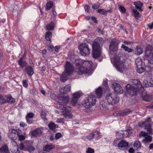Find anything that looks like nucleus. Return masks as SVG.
<instances>
[{
  "label": "nucleus",
  "mask_w": 153,
  "mask_h": 153,
  "mask_svg": "<svg viewBox=\"0 0 153 153\" xmlns=\"http://www.w3.org/2000/svg\"><path fill=\"white\" fill-rule=\"evenodd\" d=\"M57 101L59 103L58 107L63 110L62 111L63 115L67 119L72 118L73 115L70 112L71 110V108L66 105L69 102V96L59 97L58 98Z\"/></svg>",
  "instance_id": "f257e3e1"
},
{
  "label": "nucleus",
  "mask_w": 153,
  "mask_h": 153,
  "mask_svg": "<svg viewBox=\"0 0 153 153\" xmlns=\"http://www.w3.org/2000/svg\"><path fill=\"white\" fill-rule=\"evenodd\" d=\"M129 81L130 82L132 83L134 85H131V84H128L126 86L127 91L132 96L137 95V89L141 87V84L139 81L136 79H130Z\"/></svg>",
  "instance_id": "f03ea898"
},
{
  "label": "nucleus",
  "mask_w": 153,
  "mask_h": 153,
  "mask_svg": "<svg viewBox=\"0 0 153 153\" xmlns=\"http://www.w3.org/2000/svg\"><path fill=\"white\" fill-rule=\"evenodd\" d=\"M96 102V97L93 95L88 96L83 102L82 105L86 108H88L95 105Z\"/></svg>",
  "instance_id": "7ed1b4c3"
},
{
  "label": "nucleus",
  "mask_w": 153,
  "mask_h": 153,
  "mask_svg": "<svg viewBox=\"0 0 153 153\" xmlns=\"http://www.w3.org/2000/svg\"><path fill=\"white\" fill-rule=\"evenodd\" d=\"M106 100L107 101L108 104L114 105L118 103L119 99L115 94L109 93L106 95L105 97Z\"/></svg>",
  "instance_id": "20e7f679"
},
{
  "label": "nucleus",
  "mask_w": 153,
  "mask_h": 153,
  "mask_svg": "<svg viewBox=\"0 0 153 153\" xmlns=\"http://www.w3.org/2000/svg\"><path fill=\"white\" fill-rule=\"evenodd\" d=\"M79 60H76L75 61L76 65L77 66L76 69V71L78 73L79 75H81L83 74H88L89 73V71L87 68L84 67L80 65V63H79Z\"/></svg>",
  "instance_id": "39448f33"
},
{
  "label": "nucleus",
  "mask_w": 153,
  "mask_h": 153,
  "mask_svg": "<svg viewBox=\"0 0 153 153\" xmlns=\"http://www.w3.org/2000/svg\"><path fill=\"white\" fill-rule=\"evenodd\" d=\"M80 53L82 56L88 55L90 53V49L88 45L85 43H82L78 47Z\"/></svg>",
  "instance_id": "423d86ee"
},
{
  "label": "nucleus",
  "mask_w": 153,
  "mask_h": 153,
  "mask_svg": "<svg viewBox=\"0 0 153 153\" xmlns=\"http://www.w3.org/2000/svg\"><path fill=\"white\" fill-rule=\"evenodd\" d=\"M142 137L144 138L142 141L145 144L147 143H150L152 141V137L149 135L148 133L143 131H141L139 136V137L140 138Z\"/></svg>",
  "instance_id": "0eeeda50"
},
{
  "label": "nucleus",
  "mask_w": 153,
  "mask_h": 153,
  "mask_svg": "<svg viewBox=\"0 0 153 153\" xmlns=\"http://www.w3.org/2000/svg\"><path fill=\"white\" fill-rule=\"evenodd\" d=\"M118 44L115 40H112L110 43L109 50L110 54H113L118 50Z\"/></svg>",
  "instance_id": "6e6552de"
},
{
  "label": "nucleus",
  "mask_w": 153,
  "mask_h": 153,
  "mask_svg": "<svg viewBox=\"0 0 153 153\" xmlns=\"http://www.w3.org/2000/svg\"><path fill=\"white\" fill-rule=\"evenodd\" d=\"M114 65L118 71L122 72L124 68L123 62L121 61L119 57L114 58Z\"/></svg>",
  "instance_id": "1a4fd4ad"
},
{
  "label": "nucleus",
  "mask_w": 153,
  "mask_h": 153,
  "mask_svg": "<svg viewBox=\"0 0 153 153\" xmlns=\"http://www.w3.org/2000/svg\"><path fill=\"white\" fill-rule=\"evenodd\" d=\"M65 67V73L67 75L71 74L74 70V66L72 64L68 62H66Z\"/></svg>",
  "instance_id": "9d476101"
},
{
  "label": "nucleus",
  "mask_w": 153,
  "mask_h": 153,
  "mask_svg": "<svg viewBox=\"0 0 153 153\" xmlns=\"http://www.w3.org/2000/svg\"><path fill=\"white\" fill-rule=\"evenodd\" d=\"M104 43V40L102 38H98L95 40L93 44L92 47L101 49V46Z\"/></svg>",
  "instance_id": "9b49d317"
},
{
  "label": "nucleus",
  "mask_w": 153,
  "mask_h": 153,
  "mask_svg": "<svg viewBox=\"0 0 153 153\" xmlns=\"http://www.w3.org/2000/svg\"><path fill=\"white\" fill-rule=\"evenodd\" d=\"M112 88L117 94H121L123 93V88L120 85L117 83H113L112 84Z\"/></svg>",
  "instance_id": "f8f14e48"
},
{
  "label": "nucleus",
  "mask_w": 153,
  "mask_h": 153,
  "mask_svg": "<svg viewBox=\"0 0 153 153\" xmlns=\"http://www.w3.org/2000/svg\"><path fill=\"white\" fill-rule=\"evenodd\" d=\"M81 96V94L77 92L73 94L71 103L73 105H75L77 103L78 99Z\"/></svg>",
  "instance_id": "ddd939ff"
},
{
  "label": "nucleus",
  "mask_w": 153,
  "mask_h": 153,
  "mask_svg": "<svg viewBox=\"0 0 153 153\" xmlns=\"http://www.w3.org/2000/svg\"><path fill=\"white\" fill-rule=\"evenodd\" d=\"M138 125L140 127H142L144 126H145V128L147 130L149 134H152V126L150 124H146L145 122H141L138 123Z\"/></svg>",
  "instance_id": "4468645a"
},
{
  "label": "nucleus",
  "mask_w": 153,
  "mask_h": 153,
  "mask_svg": "<svg viewBox=\"0 0 153 153\" xmlns=\"http://www.w3.org/2000/svg\"><path fill=\"white\" fill-rule=\"evenodd\" d=\"M92 56L95 59L99 57L101 55V49L92 47Z\"/></svg>",
  "instance_id": "2eb2a0df"
},
{
  "label": "nucleus",
  "mask_w": 153,
  "mask_h": 153,
  "mask_svg": "<svg viewBox=\"0 0 153 153\" xmlns=\"http://www.w3.org/2000/svg\"><path fill=\"white\" fill-rule=\"evenodd\" d=\"M131 112V111L130 109H126L123 111H122L121 112L118 113H114L113 115L114 116H124L130 114Z\"/></svg>",
  "instance_id": "dca6fc26"
},
{
  "label": "nucleus",
  "mask_w": 153,
  "mask_h": 153,
  "mask_svg": "<svg viewBox=\"0 0 153 153\" xmlns=\"http://www.w3.org/2000/svg\"><path fill=\"white\" fill-rule=\"evenodd\" d=\"M59 90L61 94H66L71 90V86L68 85L64 87H60Z\"/></svg>",
  "instance_id": "f3484780"
},
{
  "label": "nucleus",
  "mask_w": 153,
  "mask_h": 153,
  "mask_svg": "<svg viewBox=\"0 0 153 153\" xmlns=\"http://www.w3.org/2000/svg\"><path fill=\"white\" fill-rule=\"evenodd\" d=\"M42 131L39 128H37L34 130L32 133L31 135L34 137H39L42 134Z\"/></svg>",
  "instance_id": "a211bd4d"
},
{
  "label": "nucleus",
  "mask_w": 153,
  "mask_h": 153,
  "mask_svg": "<svg viewBox=\"0 0 153 153\" xmlns=\"http://www.w3.org/2000/svg\"><path fill=\"white\" fill-rule=\"evenodd\" d=\"M0 153H10L7 145H3L0 148Z\"/></svg>",
  "instance_id": "6ab92c4d"
},
{
  "label": "nucleus",
  "mask_w": 153,
  "mask_h": 153,
  "mask_svg": "<svg viewBox=\"0 0 153 153\" xmlns=\"http://www.w3.org/2000/svg\"><path fill=\"white\" fill-rule=\"evenodd\" d=\"M25 70L26 73L29 76H32L34 74L33 69L30 66L26 67Z\"/></svg>",
  "instance_id": "aec40b11"
},
{
  "label": "nucleus",
  "mask_w": 153,
  "mask_h": 153,
  "mask_svg": "<svg viewBox=\"0 0 153 153\" xmlns=\"http://www.w3.org/2000/svg\"><path fill=\"white\" fill-rule=\"evenodd\" d=\"M19 130H16L15 129H11V132L10 133V137L13 139L16 138L18 135V132H19Z\"/></svg>",
  "instance_id": "412c9836"
},
{
  "label": "nucleus",
  "mask_w": 153,
  "mask_h": 153,
  "mask_svg": "<svg viewBox=\"0 0 153 153\" xmlns=\"http://www.w3.org/2000/svg\"><path fill=\"white\" fill-rule=\"evenodd\" d=\"M134 5L136 8L139 9L140 11L142 12L143 10V9L141 8L143 6V4L141 1L135 2L134 3Z\"/></svg>",
  "instance_id": "4be33fe9"
},
{
  "label": "nucleus",
  "mask_w": 153,
  "mask_h": 153,
  "mask_svg": "<svg viewBox=\"0 0 153 153\" xmlns=\"http://www.w3.org/2000/svg\"><path fill=\"white\" fill-rule=\"evenodd\" d=\"M141 97L144 100L149 102L151 100V98L145 92H143L141 95Z\"/></svg>",
  "instance_id": "5701e85b"
},
{
  "label": "nucleus",
  "mask_w": 153,
  "mask_h": 153,
  "mask_svg": "<svg viewBox=\"0 0 153 153\" xmlns=\"http://www.w3.org/2000/svg\"><path fill=\"white\" fill-rule=\"evenodd\" d=\"M5 98L6 99V102H9L11 103H14L15 102V99L13 98L10 95H6Z\"/></svg>",
  "instance_id": "b1692460"
},
{
  "label": "nucleus",
  "mask_w": 153,
  "mask_h": 153,
  "mask_svg": "<svg viewBox=\"0 0 153 153\" xmlns=\"http://www.w3.org/2000/svg\"><path fill=\"white\" fill-rule=\"evenodd\" d=\"M128 144L127 142L125 140H121L118 144V146L119 147L124 148L127 147Z\"/></svg>",
  "instance_id": "393cba45"
},
{
  "label": "nucleus",
  "mask_w": 153,
  "mask_h": 153,
  "mask_svg": "<svg viewBox=\"0 0 153 153\" xmlns=\"http://www.w3.org/2000/svg\"><path fill=\"white\" fill-rule=\"evenodd\" d=\"M96 94L99 98H101L102 96V91L101 87H99L96 90Z\"/></svg>",
  "instance_id": "a878e982"
},
{
  "label": "nucleus",
  "mask_w": 153,
  "mask_h": 153,
  "mask_svg": "<svg viewBox=\"0 0 153 153\" xmlns=\"http://www.w3.org/2000/svg\"><path fill=\"white\" fill-rule=\"evenodd\" d=\"M149 68V71L153 68V58H151L148 60V66L146 68Z\"/></svg>",
  "instance_id": "bb28decb"
},
{
  "label": "nucleus",
  "mask_w": 153,
  "mask_h": 153,
  "mask_svg": "<svg viewBox=\"0 0 153 153\" xmlns=\"http://www.w3.org/2000/svg\"><path fill=\"white\" fill-rule=\"evenodd\" d=\"M54 148L55 146L53 145H47L44 147L43 150L48 152Z\"/></svg>",
  "instance_id": "cd10ccee"
},
{
  "label": "nucleus",
  "mask_w": 153,
  "mask_h": 153,
  "mask_svg": "<svg viewBox=\"0 0 153 153\" xmlns=\"http://www.w3.org/2000/svg\"><path fill=\"white\" fill-rule=\"evenodd\" d=\"M46 29L49 30H53L54 28V23L53 22H52L49 24L48 25L46 26Z\"/></svg>",
  "instance_id": "c85d7f7f"
},
{
  "label": "nucleus",
  "mask_w": 153,
  "mask_h": 153,
  "mask_svg": "<svg viewBox=\"0 0 153 153\" xmlns=\"http://www.w3.org/2000/svg\"><path fill=\"white\" fill-rule=\"evenodd\" d=\"M53 5V2L51 1H48L46 5L45 9L47 10H50L52 7Z\"/></svg>",
  "instance_id": "c756f323"
},
{
  "label": "nucleus",
  "mask_w": 153,
  "mask_h": 153,
  "mask_svg": "<svg viewBox=\"0 0 153 153\" xmlns=\"http://www.w3.org/2000/svg\"><path fill=\"white\" fill-rule=\"evenodd\" d=\"M23 57H22L18 61L19 65L22 68H23L26 65L27 63L25 61L22 60Z\"/></svg>",
  "instance_id": "7c9ffc66"
},
{
  "label": "nucleus",
  "mask_w": 153,
  "mask_h": 153,
  "mask_svg": "<svg viewBox=\"0 0 153 153\" xmlns=\"http://www.w3.org/2000/svg\"><path fill=\"white\" fill-rule=\"evenodd\" d=\"M121 47L122 48H123L125 51L127 52L128 53L133 51V50L131 48H129L123 44L122 45Z\"/></svg>",
  "instance_id": "2f4dec72"
},
{
  "label": "nucleus",
  "mask_w": 153,
  "mask_h": 153,
  "mask_svg": "<svg viewBox=\"0 0 153 153\" xmlns=\"http://www.w3.org/2000/svg\"><path fill=\"white\" fill-rule=\"evenodd\" d=\"M52 33L51 32L48 31L45 34V38L47 41H50Z\"/></svg>",
  "instance_id": "473e14b6"
},
{
  "label": "nucleus",
  "mask_w": 153,
  "mask_h": 153,
  "mask_svg": "<svg viewBox=\"0 0 153 153\" xmlns=\"http://www.w3.org/2000/svg\"><path fill=\"white\" fill-rule=\"evenodd\" d=\"M11 151L13 153H20L18 146H13L11 148Z\"/></svg>",
  "instance_id": "72a5a7b5"
},
{
  "label": "nucleus",
  "mask_w": 153,
  "mask_h": 153,
  "mask_svg": "<svg viewBox=\"0 0 153 153\" xmlns=\"http://www.w3.org/2000/svg\"><path fill=\"white\" fill-rule=\"evenodd\" d=\"M5 95H0V104H2L6 102Z\"/></svg>",
  "instance_id": "f704fd0d"
},
{
  "label": "nucleus",
  "mask_w": 153,
  "mask_h": 153,
  "mask_svg": "<svg viewBox=\"0 0 153 153\" xmlns=\"http://www.w3.org/2000/svg\"><path fill=\"white\" fill-rule=\"evenodd\" d=\"M135 63L136 64L137 67L142 66V61L141 59L139 58L137 59L135 61Z\"/></svg>",
  "instance_id": "c9c22d12"
},
{
  "label": "nucleus",
  "mask_w": 153,
  "mask_h": 153,
  "mask_svg": "<svg viewBox=\"0 0 153 153\" xmlns=\"http://www.w3.org/2000/svg\"><path fill=\"white\" fill-rule=\"evenodd\" d=\"M21 132L22 131L20 130H19L18 136L20 140H23L25 139V137L24 135L20 134Z\"/></svg>",
  "instance_id": "e433bc0d"
},
{
  "label": "nucleus",
  "mask_w": 153,
  "mask_h": 153,
  "mask_svg": "<svg viewBox=\"0 0 153 153\" xmlns=\"http://www.w3.org/2000/svg\"><path fill=\"white\" fill-rule=\"evenodd\" d=\"M141 146V144L138 140L135 141L134 144V146L137 149L140 148Z\"/></svg>",
  "instance_id": "4c0bfd02"
},
{
  "label": "nucleus",
  "mask_w": 153,
  "mask_h": 153,
  "mask_svg": "<svg viewBox=\"0 0 153 153\" xmlns=\"http://www.w3.org/2000/svg\"><path fill=\"white\" fill-rule=\"evenodd\" d=\"M35 148L34 147L30 145H28L27 148L25 150H27L29 151V152H31L32 151H33L35 150Z\"/></svg>",
  "instance_id": "58836bf2"
},
{
  "label": "nucleus",
  "mask_w": 153,
  "mask_h": 153,
  "mask_svg": "<svg viewBox=\"0 0 153 153\" xmlns=\"http://www.w3.org/2000/svg\"><path fill=\"white\" fill-rule=\"evenodd\" d=\"M94 135L95 134L94 133H90L86 136V138L88 140H91L94 138Z\"/></svg>",
  "instance_id": "ea45409f"
},
{
  "label": "nucleus",
  "mask_w": 153,
  "mask_h": 153,
  "mask_svg": "<svg viewBox=\"0 0 153 153\" xmlns=\"http://www.w3.org/2000/svg\"><path fill=\"white\" fill-rule=\"evenodd\" d=\"M68 75L66 74V73H65L64 74H63L61 76L60 80L61 82H64L67 80V77L66 76Z\"/></svg>",
  "instance_id": "a19ab883"
},
{
  "label": "nucleus",
  "mask_w": 153,
  "mask_h": 153,
  "mask_svg": "<svg viewBox=\"0 0 153 153\" xmlns=\"http://www.w3.org/2000/svg\"><path fill=\"white\" fill-rule=\"evenodd\" d=\"M145 84L146 85V86L148 85L150 86L153 87V76L150 80L149 82H147V83L144 82Z\"/></svg>",
  "instance_id": "79ce46f5"
},
{
  "label": "nucleus",
  "mask_w": 153,
  "mask_h": 153,
  "mask_svg": "<svg viewBox=\"0 0 153 153\" xmlns=\"http://www.w3.org/2000/svg\"><path fill=\"white\" fill-rule=\"evenodd\" d=\"M145 69L142 66L140 67H138L137 68V71L138 73L139 74H141L143 71H144Z\"/></svg>",
  "instance_id": "37998d69"
},
{
  "label": "nucleus",
  "mask_w": 153,
  "mask_h": 153,
  "mask_svg": "<svg viewBox=\"0 0 153 153\" xmlns=\"http://www.w3.org/2000/svg\"><path fill=\"white\" fill-rule=\"evenodd\" d=\"M136 49L137 52L136 53V54L140 55L142 53L143 50L140 47L137 46Z\"/></svg>",
  "instance_id": "c03bdc74"
},
{
  "label": "nucleus",
  "mask_w": 153,
  "mask_h": 153,
  "mask_svg": "<svg viewBox=\"0 0 153 153\" xmlns=\"http://www.w3.org/2000/svg\"><path fill=\"white\" fill-rule=\"evenodd\" d=\"M51 129H55L56 128V125L53 123H50L49 124L48 126Z\"/></svg>",
  "instance_id": "a18cd8bd"
},
{
  "label": "nucleus",
  "mask_w": 153,
  "mask_h": 153,
  "mask_svg": "<svg viewBox=\"0 0 153 153\" xmlns=\"http://www.w3.org/2000/svg\"><path fill=\"white\" fill-rule=\"evenodd\" d=\"M100 5L99 3L97 2V4H93L92 5V8L93 9H98Z\"/></svg>",
  "instance_id": "49530a36"
},
{
  "label": "nucleus",
  "mask_w": 153,
  "mask_h": 153,
  "mask_svg": "<svg viewBox=\"0 0 153 153\" xmlns=\"http://www.w3.org/2000/svg\"><path fill=\"white\" fill-rule=\"evenodd\" d=\"M47 115V113L45 111H42L41 114V116L42 118L44 119L45 120H47L46 117Z\"/></svg>",
  "instance_id": "de8ad7c7"
},
{
  "label": "nucleus",
  "mask_w": 153,
  "mask_h": 153,
  "mask_svg": "<svg viewBox=\"0 0 153 153\" xmlns=\"http://www.w3.org/2000/svg\"><path fill=\"white\" fill-rule=\"evenodd\" d=\"M98 13H100L102 14H106V11L104 9H99L97 10Z\"/></svg>",
  "instance_id": "09e8293b"
},
{
  "label": "nucleus",
  "mask_w": 153,
  "mask_h": 153,
  "mask_svg": "<svg viewBox=\"0 0 153 153\" xmlns=\"http://www.w3.org/2000/svg\"><path fill=\"white\" fill-rule=\"evenodd\" d=\"M94 150L90 148H88L86 151V153H94Z\"/></svg>",
  "instance_id": "8fccbe9b"
},
{
  "label": "nucleus",
  "mask_w": 153,
  "mask_h": 153,
  "mask_svg": "<svg viewBox=\"0 0 153 153\" xmlns=\"http://www.w3.org/2000/svg\"><path fill=\"white\" fill-rule=\"evenodd\" d=\"M62 136V135L60 133H57L55 134V138L57 140L61 137Z\"/></svg>",
  "instance_id": "3c124183"
},
{
  "label": "nucleus",
  "mask_w": 153,
  "mask_h": 153,
  "mask_svg": "<svg viewBox=\"0 0 153 153\" xmlns=\"http://www.w3.org/2000/svg\"><path fill=\"white\" fill-rule=\"evenodd\" d=\"M34 116V114L32 113H27L26 117H27V118H32Z\"/></svg>",
  "instance_id": "603ef678"
},
{
  "label": "nucleus",
  "mask_w": 153,
  "mask_h": 153,
  "mask_svg": "<svg viewBox=\"0 0 153 153\" xmlns=\"http://www.w3.org/2000/svg\"><path fill=\"white\" fill-rule=\"evenodd\" d=\"M133 13L135 17H139L138 15L139 14V13L135 10H133Z\"/></svg>",
  "instance_id": "864d4df0"
},
{
  "label": "nucleus",
  "mask_w": 153,
  "mask_h": 153,
  "mask_svg": "<svg viewBox=\"0 0 153 153\" xmlns=\"http://www.w3.org/2000/svg\"><path fill=\"white\" fill-rule=\"evenodd\" d=\"M19 149L21 150H26V149L24 147V146L23 143H21L19 145Z\"/></svg>",
  "instance_id": "5fc2aeb1"
},
{
  "label": "nucleus",
  "mask_w": 153,
  "mask_h": 153,
  "mask_svg": "<svg viewBox=\"0 0 153 153\" xmlns=\"http://www.w3.org/2000/svg\"><path fill=\"white\" fill-rule=\"evenodd\" d=\"M124 132L126 133V134L127 135V136H128L129 135H130L132 133V131L131 130H124Z\"/></svg>",
  "instance_id": "6e6d98bb"
},
{
  "label": "nucleus",
  "mask_w": 153,
  "mask_h": 153,
  "mask_svg": "<svg viewBox=\"0 0 153 153\" xmlns=\"http://www.w3.org/2000/svg\"><path fill=\"white\" fill-rule=\"evenodd\" d=\"M119 8L122 13H124L125 12L126 10L123 6H120L119 7Z\"/></svg>",
  "instance_id": "4d7b16f0"
},
{
  "label": "nucleus",
  "mask_w": 153,
  "mask_h": 153,
  "mask_svg": "<svg viewBox=\"0 0 153 153\" xmlns=\"http://www.w3.org/2000/svg\"><path fill=\"white\" fill-rule=\"evenodd\" d=\"M23 84L24 87L27 88V87L28 84L26 80H23Z\"/></svg>",
  "instance_id": "13d9d810"
},
{
  "label": "nucleus",
  "mask_w": 153,
  "mask_h": 153,
  "mask_svg": "<svg viewBox=\"0 0 153 153\" xmlns=\"http://www.w3.org/2000/svg\"><path fill=\"white\" fill-rule=\"evenodd\" d=\"M90 7L88 5H86L85 7V10L88 13H89Z\"/></svg>",
  "instance_id": "bf43d9fd"
},
{
  "label": "nucleus",
  "mask_w": 153,
  "mask_h": 153,
  "mask_svg": "<svg viewBox=\"0 0 153 153\" xmlns=\"http://www.w3.org/2000/svg\"><path fill=\"white\" fill-rule=\"evenodd\" d=\"M151 52V51L148 50L147 48H146L145 51V54L147 56H149V55L150 54Z\"/></svg>",
  "instance_id": "052dcab7"
},
{
  "label": "nucleus",
  "mask_w": 153,
  "mask_h": 153,
  "mask_svg": "<svg viewBox=\"0 0 153 153\" xmlns=\"http://www.w3.org/2000/svg\"><path fill=\"white\" fill-rule=\"evenodd\" d=\"M105 103L103 101L101 102L100 103L101 105L102 106V107L106 108H107V105H106L104 104Z\"/></svg>",
  "instance_id": "680f3d73"
},
{
  "label": "nucleus",
  "mask_w": 153,
  "mask_h": 153,
  "mask_svg": "<svg viewBox=\"0 0 153 153\" xmlns=\"http://www.w3.org/2000/svg\"><path fill=\"white\" fill-rule=\"evenodd\" d=\"M150 29H152L153 28V22L147 25Z\"/></svg>",
  "instance_id": "e2e57ef3"
},
{
  "label": "nucleus",
  "mask_w": 153,
  "mask_h": 153,
  "mask_svg": "<svg viewBox=\"0 0 153 153\" xmlns=\"http://www.w3.org/2000/svg\"><path fill=\"white\" fill-rule=\"evenodd\" d=\"M57 122L58 123H63L64 120L63 118H61L60 119H58L57 120Z\"/></svg>",
  "instance_id": "0e129e2a"
},
{
  "label": "nucleus",
  "mask_w": 153,
  "mask_h": 153,
  "mask_svg": "<svg viewBox=\"0 0 153 153\" xmlns=\"http://www.w3.org/2000/svg\"><path fill=\"white\" fill-rule=\"evenodd\" d=\"M20 126L21 127H24L27 126L26 123H24L23 122H21L20 124Z\"/></svg>",
  "instance_id": "69168bd1"
},
{
  "label": "nucleus",
  "mask_w": 153,
  "mask_h": 153,
  "mask_svg": "<svg viewBox=\"0 0 153 153\" xmlns=\"http://www.w3.org/2000/svg\"><path fill=\"white\" fill-rule=\"evenodd\" d=\"M151 121V119L150 117H148L147 119L144 122H145L146 124L149 123L148 122H150Z\"/></svg>",
  "instance_id": "338daca9"
},
{
  "label": "nucleus",
  "mask_w": 153,
  "mask_h": 153,
  "mask_svg": "<svg viewBox=\"0 0 153 153\" xmlns=\"http://www.w3.org/2000/svg\"><path fill=\"white\" fill-rule=\"evenodd\" d=\"M134 150L133 148H131L128 150V152L130 153H134Z\"/></svg>",
  "instance_id": "774afa93"
}]
</instances>
